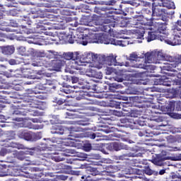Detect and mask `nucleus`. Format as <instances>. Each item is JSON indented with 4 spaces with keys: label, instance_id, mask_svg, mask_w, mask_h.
<instances>
[{
    "label": "nucleus",
    "instance_id": "29",
    "mask_svg": "<svg viewBox=\"0 0 181 181\" xmlns=\"http://www.w3.org/2000/svg\"><path fill=\"white\" fill-rule=\"evenodd\" d=\"M126 72L127 70H124L122 69H119L118 71H116V74H119V76H122V78H119L117 81H119V83H122V81L124 80V78H125V76H127V74H124Z\"/></svg>",
    "mask_w": 181,
    "mask_h": 181
},
{
    "label": "nucleus",
    "instance_id": "44",
    "mask_svg": "<svg viewBox=\"0 0 181 181\" xmlns=\"http://www.w3.org/2000/svg\"><path fill=\"white\" fill-rule=\"evenodd\" d=\"M144 173H146V175H148V176H151V175H153L154 172L153 170L150 169L148 167H147L144 170Z\"/></svg>",
    "mask_w": 181,
    "mask_h": 181
},
{
    "label": "nucleus",
    "instance_id": "36",
    "mask_svg": "<svg viewBox=\"0 0 181 181\" xmlns=\"http://www.w3.org/2000/svg\"><path fill=\"white\" fill-rule=\"evenodd\" d=\"M88 171L90 172V175H92V176H97L98 175V170H97V168H88Z\"/></svg>",
    "mask_w": 181,
    "mask_h": 181
},
{
    "label": "nucleus",
    "instance_id": "63",
    "mask_svg": "<svg viewBox=\"0 0 181 181\" xmlns=\"http://www.w3.org/2000/svg\"><path fill=\"white\" fill-rule=\"evenodd\" d=\"M33 122L36 123V122H42V120H40V119L37 118H34L32 119Z\"/></svg>",
    "mask_w": 181,
    "mask_h": 181
},
{
    "label": "nucleus",
    "instance_id": "26",
    "mask_svg": "<svg viewBox=\"0 0 181 181\" xmlns=\"http://www.w3.org/2000/svg\"><path fill=\"white\" fill-rule=\"evenodd\" d=\"M166 42H168V45H170V46H177L179 45H181V40L179 37H175L173 36V38L167 40Z\"/></svg>",
    "mask_w": 181,
    "mask_h": 181
},
{
    "label": "nucleus",
    "instance_id": "11",
    "mask_svg": "<svg viewBox=\"0 0 181 181\" xmlns=\"http://www.w3.org/2000/svg\"><path fill=\"white\" fill-rule=\"evenodd\" d=\"M98 64H102L100 69L107 67V66H122V64L117 62V56L110 54L109 56L99 54Z\"/></svg>",
    "mask_w": 181,
    "mask_h": 181
},
{
    "label": "nucleus",
    "instance_id": "42",
    "mask_svg": "<svg viewBox=\"0 0 181 181\" xmlns=\"http://www.w3.org/2000/svg\"><path fill=\"white\" fill-rule=\"evenodd\" d=\"M120 121H121L122 124H127V125H128V127H132V125L129 124V119H128V118H127V117H123V118L120 119Z\"/></svg>",
    "mask_w": 181,
    "mask_h": 181
},
{
    "label": "nucleus",
    "instance_id": "39",
    "mask_svg": "<svg viewBox=\"0 0 181 181\" xmlns=\"http://www.w3.org/2000/svg\"><path fill=\"white\" fill-rule=\"evenodd\" d=\"M51 124H62V122L59 119L58 116H52V119L50 120Z\"/></svg>",
    "mask_w": 181,
    "mask_h": 181
},
{
    "label": "nucleus",
    "instance_id": "13",
    "mask_svg": "<svg viewBox=\"0 0 181 181\" xmlns=\"http://www.w3.org/2000/svg\"><path fill=\"white\" fill-rule=\"evenodd\" d=\"M56 84H57V81L56 80H47L45 83H40L35 87V93L42 94L45 90L47 88H56Z\"/></svg>",
    "mask_w": 181,
    "mask_h": 181
},
{
    "label": "nucleus",
    "instance_id": "21",
    "mask_svg": "<svg viewBox=\"0 0 181 181\" xmlns=\"http://www.w3.org/2000/svg\"><path fill=\"white\" fill-rule=\"evenodd\" d=\"M87 136L88 138H90V139H95V138H99L97 139L96 141H104V139L107 140V139H110L111 141H115V139L114 138H107V136L103 135V134L101 133H87Z\"/></svg>",
    "mask_w": 181,
    "mask_h": 181
},
{
    "label": "nucleus",
    "instance_id": "28",
    "mask_svg": "<svg viewBox=\"0 0 181 181\" xmlns=\"http://www.w3.org/2000/svg\"><path fill=\"white\" fill-rule=\"evenodd\" d=\"M129 22L130 25H132V28H136V29H141V28H142V24L141 21L138 20V18H134Z\"/></svg>",
    "mask_w": 181,
    "mask_h": 181
},
{
    "label": "nucleus",
    "instance_id": "3",
    "mask_svg": "<svg viewBox=\"0 0 181 181\" xmlns=\"http://www.w3.org/2000/svg\"><path fill=\"white\" fill-rule=\"evenodd\" d=\"M10 26L12 28H16V29L10 28L9 27H4L0 25V30L3 32H16V33H26V35H30V33H38L42 35H36L33 40H28V43H33L34 45H38L39 46H45L52 44L49 40H56L53 38V33L49 31H46L43 29V27L37 25L36 30L28 29L26 26L21 25L18 26V23L15 21H11Z\"/></svg>",
    "mask_w": 181,
    "mask_h": 181
},
{
    "label": "nucleus",
    "instance_id": "1",
    "mask_svg": "<svg viewBox=\"0 0 181 181\" xmlns=\"http://www.w3.org/2000/svg\"><path fill=\"white\" fill-rule=\"evenodd\" d=\"M52 37L57 40H64V42H69V43L73 44L75 42L83 45V46H87L88 43H104V45H114L115 46H122L124 47L125 44L122 40H118L115 38H110V36L107 33H89L84 35V32H82L80 28L77 30H72L71 34H67L66 32L62 31L59 33L58 36H53ZM54 40V42H56Z\"/></svg>",
    "mask_w": 181,
    "mask_h": 181
},
{
    "label": "nucleus",
    "instance_id": "64",
    "mask_svg": "<svg viewBox=\"0 0 181 181\" xmlns=\"http://www.w3.org/2000/svg\"><path fill=\"white\" fill-rule=\"evenodd\" d=\"M171 151H181V147H173Z\"/></svg>",
    "mask_w": 181,
    "mask_h": 181
},
{
    "label": "nucleus",
    "instance_id": "23",
    "mask_svg": "<svg viewBox=\"0 0 181 181\" xmlns=\"http://www.w3.org/2000/svg\"><path fill=\"white\" fill-rule=\"evenodd\" d=\"M161 109L163 110H153V112H155V114H162V112H172V111H175V103L170 102L168 105H167L165 107H161Z\"/></svg>",
    "mask_w": 181,
    "mask_h": 181
},
{
    "label": "nucleus",
    "instance_id": "43",
    "mask_svg": "<svg viewBox=\"0 0 181 181\" xmlns=\"http://www.w3.org/2000/svg\"><path fill=\"white\" fill-rule=\"evenodd\" d=\"M106 74H107L108 76H110V74H111L112 73H114V71H115V69L112 67H108L106 66Z\"/></svg>",
    "mask_w": 181,
    "mask_h": 181
},
{
    "label": "nucleus",
    "instance_id": "49",
    "mask_svg": "<svg viewBox=\"0 0 181 181\" xmlns=\"http://www.w3.org/2000/svg\"><path fill=\"white\" fill-rule=\"evenodd\" d=\"M66 114L67 115L66 117V118H69V119L74 118V114H73V112H66Z\"/></svg>",
    "mask_w": 181,
    "mask_h": 181
},
{
    "label": "nucleus",
    "instance_id": "48",
    "mask_svg": "<svg viewBox=\"0 0 181 181\" xmlns=\"http://www.w3.org/2000/svg\"><path fill=\"white\" fill-rule=\"evenodd\" d=\"M171 177H172V181H181V177H179L176 175H173Z\"/></svg>",
    "mask_w": 181,
    "mask_h": 181
},
{
    "label": "nucleus",
    "instance_id": "4",
    "mask_svg": "<svg viewBox=\"0 0 181 181\" xmlns=\"http://www.w3.org/2000/svg\"><path fill=\"white\" fill-rule=\"evenodd\" d=\"M170 55H165L162 51H153L147 52L141 57L138 56L136 53L133 52L130 54L129 60L133 64L132 67L136 69H144V70H153L154 64H163L162 62H168V57Z\"/></svg>",
    "mask_w": 181,
    "mask_h": 181
},
{
    "label": "nucleus",
    "instance_id": "55",
    "mask_svg": "<svg viewBox=\"0 0 181 181\" xmlns=\"http://www.w3.org/2000/svg\"><path fill=\"white\" fill-rule=\"evenodd\" d=\"M144 33H145V31L142 30L140 34L137 35V39H144Z\"/></svg>",
    "mask_w": 181,
    "mask_h": 181
},
{
    "label": "nucleus",
    "instance_id": "8",
    "mask_svg": "<svg viewBox=\"0 0 181 181\" xmlns=\"http://www.w3.org/2000/svg\"><path fill=\"white\" fill-rule=\"evenodd\" d=\"M150 31L148 32V36L146 37L147 42H152V40H160L167 43V40H170L172 37L169 33V30L166 29V25L159 27L158 31H152L151 28H149Z\"/></svg>",
    "mask_w": 181,
    "mask_h": 181
},
{
    "label": "nucleus",
    "instance_id": "40",
    "mask_svg": "<svg viewBox=\"0 0 181 181\" xmlns=\"http://www.w3.org/2000/svg\"><path fill=\"white\" fill-rule=\"evenodd\" d=\"M47 53L50 55L51 59H54L56 57V56H59V53L56 51L49 50L47 51Z\"/></svg>",
    "mask_w": 181,
    "mask_h": 181
},
{
    "label": "nucleus",
    "instance_id": "37",
    "mask_svg": "<svg viewBox=\"0 0 181 181\" xmlns=\"http://www.w3.org/2000/svg\"><path fill=\"white\" fill-rule=\"evenodd\" d=\"M5 122V116L0 115V127H4L5 124H1V123ZM4 136V132L0 131V137Z\"/></svg>",
    "mask_w": 181,
    "mask_h": 181
},
{
    "label": "nucleus",
    "instance_id": "38",
    "mask_svg": "<svg viewBox=\"0 0 181 181\" xmlns=\"http://www.w3.org/2000/svg\"><path fill=\"white\" fill-rule=\"evenodd\" d=\"M8 3V4H6V6H8V8H12V7H16L17 2L15 0H7Z\"/></svg>",
    "mask_w": 181,
    "mask_h": 181
},
{
    "label": "nucleus",
    "instance_id": "20",
    "mask_svg": "<svg viewBox=\"0 0 181 181\" xmlns=\"http://www.w3.org/2000/svg\"><path fill=\"white\" fill-rule=\"evenodd\" d=\"M27 106L30 107L28 109L29 112H30V115H33V117H39L40 115H42V113L37 110L38 108H40L39 105H35L34 102H31L29 103Z\"/></svg>",
    "mask_w": 181,
    "mask_h": 181
},
{
    "label": "nucleus",
    "instance_id": "18",
    "mask_svg": "<svg viewBox=\"0 0 181 181\" xmlns=\"http://www.w3.org/2000/svg\"><path fill=\"white\" fill-rule=\"evenodd\" d=\"M97 18H98V16H94L92 21H90L88 17L83 16L81 18L79 23L85 26H90L91 29H93V28L95 27V24L98 23V22H97Z\"/></svg>",
    "mask_w": 181,
    "mask_h": 181
},
{
    "label": "nucleus",
    "instance_id": "16",
    "mask_svg": "<svg viewBox=\"0 0 181 181\" xmlns=\"http://www.w3.org/2000/svg\"><path fill=\"white\" fill-rule=\"evenodd\" d=\"M168 15V11L166 9L162 6H157L153 9L152 16L153 19L156 20H163V16H166Z\"/></svg>",
    "mask_w": 181,
    "mask_h": 181
},
{
    "label": "nucleus",
    "instance_id": "46",
    "mask_svg": "<svg viewBox=\"0 0 181 181\" xmlns=\"http://www.w3.org/2000/svg\"><path fill=\"white\" fill-rule=\"evenodd\" d=\"M18 12L19 11L16 8H13L10 11L9 13L11 16H16Z\"/></svg>",
    "mask_w": 181,
    "mask_h": 181
},
{
    "label": "nucleus",
    "instance_id": "15",
    "mask_svg": "<svg viewBox=\"0 0 181 181\" xmlns=\"http://www.w3.org/2000/svg\"><path fill=\"white\" fill-rule=\"evenodd\" d=\"M18 122L16 124L19 128H29V129H42V126L32 124V123L23 117L16 119Z\"/></svg>",
    "mask_w": 181,
    "mask_h": 181
},
{
    "label": "nucleus",
    "instance_id": "2",
    "mask_svg": "<svg viewBox=\"0 0 181 181\" xmlns=\"http://www.w3.org/2000/svg\"><path fill=\"white\" fill-rule=\"evenodd\" d=\"M6 135H7L6 139L0 141V145L1 146H5V148H15L16 149H28V151H18L11 150V148H1L0 151L1 156H5L6 153H13V158H17L19 160H25V155L33 156L35 153L37 155L39 154V152L46 151V147L38 146L37 147L29 148L18 142L10 141L12 139H15V132H7Z\"/></svg>",
    "mask_w": 181,
    "mask_h": 181
},
{
    "label": "nucleus",
    "instance_id": "7",
    "mask_svg": "<svg viewBox=\"0 0 181 181\" xmlns=\"http://www.w3.org/2000/svg\"><path fill=\"white\" fill-rule=\"evenodd\" d=\"M78 56L80 52H64L63 57L66 60L64 63L66 64L65 73H69L70 74H74L76 70H81V67H78Z\"/></svg>",
    "mask_w": 181,
    "mask_h": 181
},
{
    "label": "nucleus",
    "instance_id": "35",
    "mask_svg": "<svg viewBox=\"0 0 181 181\" xmlns=\"http://www.w3.org/2000/svg\"><path fill=\"white\" fill-rule=\"evenodd\" d=\"M0 169H2V170L0 171V177H4L8 176V175H9V173H8L6 172V170H8V169H6V168H5L4 165H0Z\"/></svg>",
    "mask_w": 181,
    "mask_h": 181
},
{
    "label": "nucleus",
    "instance_id": "47",
    "mask_svg": "<svg viewBox=\"0 0 181 181\" xmlns=\"http://www.w3.org/2000/svg\"><path fill=\"white\" fill-rule=\"evenodd\" d=\"M64 100H59L57 99V98H56L55 99H54L53 103H57L58 105H62V104H64Z\"/></svg>",
    "mask_w": 181,
    "mask_h": 181
},
{
    "label": "nucleus",
    "instance_id": "10",
    "mask_svg": "<svg viewBox=\"0 0 181 181\" xmlns=\"http://www.w3.org/2000/svg\"><path fill=\"white\" fill-rule=\"evenodd\" d=\"M81 128L77 126H71L70 127H64L62 125H54L52 126L51 134H58L59 135H64V134H70L69 136H73L71 132H81Z\"/></svg>",
    "mask_w": 181,
    "mask_h": 181
},
{
    "label": "nucleus",
    "instance_id": "56",
    "mask_svg": "<svg viewBox=\"0 0 181 181\" xmlns=\"http://www.w3.org/2000/svg\"><path fill=\"white\" fill-rule=\"evenodd\" d=\"M6 69V66L5 65L0 64V74H2L4 73V70Z\"/></svg>",
    "mask_w": 181,
    "mask_h": 181
},
{
    "label": "nucleus",
    "instance_id": "34",
    "mask_svg": "<svg viewBox=\"0 0 181 181\" xmlns=\"http://www.w3.org/2000/svg\"><path fill=\"white\" fill-rule=\"evenodd\" d=\"M126 156H129V158H135V157H139V156H142V153L136 151V152H130L127 154H126Z\"/></svg>",
    "mask_w": 181,
    "mask_h": 181
},
{
    "label": "nucleus",
    "instance_id": "51",
    "mask_svg": "<svg viewBox=\"0 0 181 181\" xmlns=\"http://www.w3.org/2000/svg\"><path fill=\"white\" fill-rule=\"evenodd\" d=\"M98 131H100L101 132H105V134H110L111 132V129H99Z\"/></svg>",
    "mask_w": 181,
    "mask_h": 181
},
{
    "label": "nucleus",
    "instance_id": "31",
    "mask_svg": "<svg viewBox=\"0 0 181 181\" xmlns=\"http://www.w3.org/2000/svg\"><path fill=\"white\" fill-rule=\"evenodd\" d=\"M24 77H26L27 78H36L33 75H29L30 73V69H23L21 70Z\"/></svg>",
    "mask_w": 181,
    "mask_h": 181
},
{
    "label": "nucleus",
    "instance_id": "52",
    "mask_svg": "<svg viewBox=\"0 0 181 181\" xmlns=\"http://www.w3.org/2000/svg\"><path fill=\"white\" fill-rule=\"evenodd\" d=\"M174 103H175V105H176V108L178 110V111H181V102L178 101Z\"/></svg>",
    "mask_w": 181,
    "mask_h": 181
},
{
    "label": "nucleus",
    "instance_id": "17",
    "mask_svg": "<svg viewBox=\"0 0 181 181\" xmlns=\"http://www.w3.org/2000/svg\"><path fill=\"white\" fill-rule=\"evenodd\" d=\"M106 148L108 149V151H121L122 149H126L128 151L129 149V147H128L127 145L124 144V143H119V142H113L108 144H106Z\"/></svg>",
    "mask_w": 181,
    "mask_h": 181
},
{
    "label": "nucleus",
    "instance_id": "12",
    "mask_svg": "<svg viewBox=\"0 0 181 181\" xmlns=\"http://www.w3.org/2000/svg\"><path fill=\"white\" fill-rule=\"evenodd\" d=\"M64 156H78L81 158H87V156L83 153H78L74 149L66 148L64 153H62L55 156H51V158L55 162H62L65 159Z\"/></svg>",
    "mask_w": 181,
    "mask_h": 181
},
{
    "label": "nucleus",
    "instance_id": "14",
    "mask_svg": "<svg viewBox=\"0 0 181 181\" xmlns=\"http://www.w3.org/2000/svg\"><path fill=\"white\" fill-rule=\"evenodd\" d=\"M168 62H170V64L167 66H164V69H167V70H172V68L177 67L178 70L181 71V57H167Z\"/></svg>",
    "mask_w": 181,
    "mask_h": 181
},
{
    "label": "nucleus",
    "instance_id": "59",
    "mask_svg": "<svg viewBox=\"0 0 181 181\" xmlns=\"http://www.w3.org/2000/svg\"><path fill=\"white\" fill-rule=\"evenodd\" d=\"M67 176L66 175H59V178L61 179V180H67Z\"/></svg>",
    "mask_w": 181,
    "mask_h": 181
},
{
    "label": "nucleus",
    "instance_id": "5",
    "mask_svg": "<svg viewBox=\"0 0 181 181\" xmlns=\"http://www.w3.org/2000/svg\"><path fill=\"white\" fill-rule=\"evenodd\" d=\"M100 54H94L91 52H84L81 59L78 58V67H81L80 73H86L88 77H93L94 78H103V74L97 72V70L101 69L103 64H98L100 59Z\"/></svg>",
    "mask_w": 181,
    "mask_h": 181
},
{
    "label": "nucleus",
    "instance_id": "62",
    "mask_svg": "<svg viewBox=\"0 0 181 181\" xmlns=\"http://www.w3.org/2000/svg\"><path fill=\"white\" fill-rule=\"evenodd\" d=\"M9 64H11V66H13L14 64H16V61H15V59H10L8 61Z\"/></svg>",
    "mask_w": 181,
    "mask_h": 181
},
{
    "label": "nucleus",
    "instance_id": "58",
    "mask_svg": "<svg viewBox=\"0 0 181 181\" xmlns=\"http://www.w3.org/2000/svg\"><path fill=\"white\" fill-rule=\"evenodd\" d=\"M81 181H88V176L82 175L81 177Z\"/></svg>",
    "mask_w": 181,
    "mask_h": 181
},
{
    "label": "nucleus",
    "instance_id": "32",
    "mask_svg": "<svg viewBox=\"0 0 181 181\" xmlns=\"http://www.w3.org/2000/svg\"><path fill=\"white\" fill-rule=\"evenodd\" d=\"M74 136L75 138L74 139L68 138V139H70L71 141V144H73L72 146H74L75 148H76L78 145H80V142H81V141H80V139H76L79 137L77 134H76Z\"/></svg>",
    "mask_w": 181,
    "mask_h": 181
},
{
    "label": "nucleus",
    "instance_id": "19",
    "mask_svg": "<svg viewBox=\"0 0 181 181\" xmlns=\"http://www.w3.org/2000/svg\"><path fill=\"white\" fill-rule=\"evenodd\" d=\"M181 26V21L179 20L175 25L173 26L170 31H169V34L170 37H181V29L178 26Z\"/></svg>",
    "mask_w": 181,
    "mask_h": 181
},
{
    "label": "nucleus",
    "instance_id": "25",
    "mask_svg": "<svg viewBox=\"0 0 181 181\" xmlns=\"http://www.w3.org/2000/svg\"><path fill=\"white\" fill-rule=\"evenodd\" d=\"M18 136L21 139L32 141V132H28L27 130H20L18 133Z\"/></svg>",
    "mask_w": 181,
    "mask_h": 181
},
{
    "label": "nucleus",
    "instance_id": "50",
    "mask_svg": "<svg viewBox=\"0 0 181 181\" xmlns=\"http://www.w3.org/2000/svg\"><path fill=\"white\" fill-rule=\"evenodd\" d=\"M18 50L20 53H25L26 52V48L23 46H21L18 47Z\"/></svg>",
    "mask_w": 181,
    "mask_h": 181
},
{
    "label": "nucleus",
    "instance_id": "57",
    "mask_svg": "<svg viewBox=\"0 0 181 181\" xmlns=\"http://www.w3.org/2000/svg\"><path fill=\"white\" fill-rule=\"evenodd\" d=\"M173 160H181V154H178L177 156L173 157Z\"/></svg>",
    "mask_w": 181,
    "mask_h": 181
},
{
    "label": "nucleus",
    "instance_id": "53",
    "mask_svg": "<svg viewBox=\"0 0 181 181\" xmlns=\"http://www.w3.org/2000/svg\"><path fill=\"white\" fill-rule=\"evenodd\" d=\"M32 66H33L34 67H40L42 66V63L40 62H33L32 64Z\"/></svg>",
    "mask_w": 181,
    "mask_h": 181
},
{
    "label": "nucleus",
    "instance_id": "33",
    "mask_svg": "<svg viewBox=\"0 0 181 181\" xmlns=\"http://www.w3.org/2000/svg\"><path fill=\"white\" fill-rule=\"evenodd\" d=\"M31 141H37V139H42V133H31Z\"/></svg>",
    "mask_w": 181,
    "mask_h": 181
},
{
    "label": "nucleus",
    "instance_id": "61",
    "mask_svg": "<svg viewBox=\"0 0 181 181\" xmlns=\"http://www.w3.org/2000/svg\"><path fill=\"white\" fill-rule=\"evenodd\" d=\"M41 181H55V180L52 179V178L45 177V178H42Z\"/></svg>",
    "mask_w": 181,
    "mask_h": 181
},
{
    "label": "nucleus",
    "instance_id": "9",
    "mask_svg": "<svg viewBox=\"0 0 181 181\" xmlns=\"http://www.w3.org/2000/svg\"><path fill=\"white\" fill-rule=\"evenodd\" d=\"M96 23L95 27L93 28H89L90 30H93V32H99L101 30L102 32H105V33H108L111 32L112 28H115V22L111 18H107L103 19L100 17H97Z\"/></svg>",
    "mask_w": 181,
    "mask_h": 181
},
{
    "label": "nucleus",
    "instance_id": "6",
    "mask_svg": "<svg viewBox=\"0 0 181 181\" xmlns=\"http://www.w3.org/2000/svg\"><path fill=\"white\" fill-rule=\"evenodd\" d=\"M168 63L163 62V65L160 66L161 73L166 74L168 76H163L161 78L157 79V84L160 86H165L166 87H170L172 86H177L173 88L175 91L178 93L181 90V72H177L176 70H179L177 67H173L171 69H164L168 64H170V61H167Z\"/></svg>",
    "mask_w": 181,
    "mask_h": 181
},
{
    "label": "nucleus",
    "instance_id": "60",
    "mask_svg": "<svg viewBox=\"0 0 181 181\" xmlns=\"http://www.w3.org/2000/svg\"><path fill=\"white\" fill-rule=\"evenodd\" d=\"M37 56L38 57H45V56H46V54H45V52H40L37 53Z\"/></svg>",
    "mask_w": 181,
    "mask_h": 181
},
{
    "label": "nucleus",
    "instance_id": "30",
    "mask_svg": "<svg viewBox=\"0 0 181 181\" xmlns=\"http://www.w3.org/2000/svg\"><path fill=\"white\" fill-rule=\"evenodd\" d=\"M113 22H115V28H127V26H128V23H127L125 20L119 21H113Z\"/></svg>",
    "mask_w": 181,
    "mask_h": 181
},
{
    "label": "nucleus",
    "instance_id": "45",
    "mask_svg": "<svg viewBox=\"0 0 181 181\" xmlns=\"http://www.w3.org/2000/svg\"><path fill=\"white\" fill-rule=\"evenodd\" d=\"M70 81H71L73 84H76V83H80V81H78V78L77 76H71Z\"/></svg>",
    "mask_w": 181,
    "mask_h": 181
},
{
    "label": "nucleus",
    "instance_id": "27",
    "mask_svg": "<svg viewBox=\"0 0 181 181\" xmlns=\"http://www.w3.org/2000/svg\"><path fill=\"white\" fill-rule=\"evenodd\" d=\"M52 64H54V67H55V70L58 71V70H60L62 66H64L66 63L64 62V61L55 60V61H53Z\"/></svg>",
    "mask_w": 181,
    "mask_h": 181
},
{
    "label": "nucleus",
    "instance_id": "24",
    "mask_svg": "<svg viewBox=\"0 0 181 181\" xmlns=\"http://www.w3.org/2000/svg\"><path fill=\"white\" fill-rule=\"evenodd\" d=\"M0 50L3 54L11 56L15 52V47L13 45L0 46Z\"/></svg>",
    "mask_w": 181,
    "mask_h": 181
},
{
    "label": "nucleus",
    "instance_id": "22",
    "mask_svg": "<svg viewBox=\"0 0 181 181\" xmlns=\"http://www.w3.org/2000/svg\"><path fill=\"white\" fill-rule=\"evenodd\" d=\"M78 88H80V86H67V87H62L61 88V93H59L60 95H64V94H71V93H78V91H80L77 90Z\"/></svg>",
    "mask_w": 181,
    "mask_h": 181
},
{
    "label": "nucleus",
    "instance_id": "41",
    "mask_svg": "<svg viewBox=\"0 0 181 181\" xmlns=\"http://www.w3.org/2000/svg\"><path fill=\"white\" fill-rule=\"evenodd\" d=\"M83 149L86 152H90V151H91V144H84L83 146Z\"/></svg>",
    "mask_w": 181,
    "mask_h": 181
},
{
    "label": "nucleus",
    "instance_id": "54",
    "mask_svg": "<svg viewBox=\"0 0 181 181\" xmlns=\"http://www.w3.org/2000/svg\"><path fill=\"white\" fill-rule=\"evenodd\" d=\"M76 124L77 125H81L82 127H87V125H88V123L86 122H77Z\"/></svg>",
    "mask_w": 181,
    "mask_h": 181
}]
</instances>
